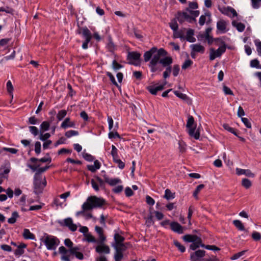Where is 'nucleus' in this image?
I'll return each instance as SVG.
<instances>
[{
  "mask_svg": "<svg viewBox=\"0 0 261 261\" xmlns=\"http://www.w3.org/2000/svg\"><path fill=\"white\" fill-rule=\"evenodd\" d=\"M170 228L172 231L179 234L184 233L185 228L182 227L177 222H172L170 223Z\"/></svg>",
  "mask_w": 261,
  "mask_h": 261,
  "instance_id": "nucleus-13",
  "label": "nucleus"
},
{
  "mask_svg": "<svg viewBox=\"0 0 261 261\" xmlns=\"http://www.w3.org/2000/svg\"><path fill=\"white\" fill-rule=\"evenodd\" d=\"M115 250L114 259L115 261H120L123 257V252L126 249L114 248Z\"/></svg>",
  "mask_w": 261,
  "mask_h": 261,
  "instance_id": "nucleus-20",
  "label": "nucleus"
},
{
  "mask_svg": "<svg viewBox=\"0 0 261 261\" xmlns=\"http://www.w3.org/2000/svg\"><path fill=\"white\" fill-rule=\"evenodd\" d=\"M43 243L48 250H55L59 245L60 241L56 237L47 236L44 237Z\"/></svg>",
  "mask_w": 261,
  "mask_h": 261,
  "instance_id": "nucleus-7",
  "label": "nucleus"
},
{
  "mask_svg": "<svg viewBox=\"0 0 261 261\" xmlns=\"http://www.w3.org/2000/svg\"><path fill=\"white\" fill-rule=\"evenodd\" d=\"M167 54V51L163 48L158 49L156 47H153L144 53V60L145 62L150 60L149 67L151 72H160L162 68L159 64H161L163 67H166L172 63V58L169 56L165 57Z\"/></svg>",
  "mask_w": 261,
  "mask_h": 261,
  "instance_id": "nucleus-1",
  "label": "nucleus"
},
{
  "mask_svg": "<svg viewBox=\"0 0 261 261\" xmlns=\"http://www.w3.org/2000/svg\"><path fill=\"white\" fill-rule=\"evenodd\" d=\"M66 114L67 111L65 110H62L58 113L57 118L59 121H61L66 116Z\"/></svg>",
  "mask_w": 261,
  "mask_h": 261,
  "instance_id": "nucleus-38",
  "label": "nucleus"
},
{
  "mask_svg": "<svg viewBox=\"0 0 261 261\" xmlns=\"http://www.w3.org/2000/svg\"><path fill=\"white\" fill-rule=\"evenodd\" d=\"M18 217V213L16 212H14L12 213L11 217L9 219H8V222L10 224H13L16 222V219Z\"/></svg>",
  "mask_w": 261,
  "mask_h": 261,
  "instance_id": "nucleus-37",
  "label": "nucleus"
},
{
  "mask_svg": "<svg viewBox=\"0 0 261 261\" xmlns=\"http://www.w3.org/2000/svg\"><path fill=\"white\" fill-rule=\"evenodd\" d=\"M105 203L106 201L102 198L91 196L88 197L86 201L83 204L82 208L85 210L90 211L95 208L100 207Z\"/></svg>",
  "mask_w": 261,
  "mask_h": 261,
  "instance_id": "nucleus-2",
  "label": "nucleus"
},
{
  "mask_svg": "<svg viewBox=\"0 0 261 261\" xmlns=\"http://www.w3.org/2000/svg\"><path fill=\"white\" fill-rule=\"evenodd\" d=\"M216 41H220L221 46L215 50L213 48L210 49V59L214 60L215 58L220 57L226 50V45L224 42L221 38H217Z\"/></svg>",
  "mask_w": 261,
  "mask_h": 261,
  "instance_id": "nucleus-6",
  "label": "nucleus"
},
{
  "mask_svg": "<svg viewBox=\"0 0 261 261\" xmlns=\"http://www.w3.org/2000/svg\"><path fill=\"white\" fill-rule=\"evenodd\" d=\"M83 35L85 37L86 40L90 41L92 36L90 31L86 28L83 29Z\"/></svg>",
  "mask_w": 261,
  "mask_h": 261,
  "instance_id": "nucleus-34",
  "label": "nucleus"
},
{
  "mask_svg": "<svg viewBox=\"0 0 261 261\" xmlns=\"http://www.w3.org/2000/svg\"><path fill=\"white\" fill-rule=\"evenodd\" d=\"M205 251L203 250H198L190 254V261H201L200 258L205 256Z\"/></svg>",
  "mask_w": 261,
  "mask_h": 261,
  "instance_id": "nucleus-10",
  "label": "nucleus"
},
{
  "mask_svg": "<svg viewBox=\"0 0 261 261\" xmlns=\"http://www.w3.org/2000/svg\"><path fill=\"white\" fill-rule=\"evenodd\" d=\"M206 17L208 19H210V15L208 13H205L204 15H201L199 18V23L200 25H203L206 21Z\"/></svg>",
  "mask_w": 261,
  "mask_h": 261,
  "instance_id": "nucleus-36",
  "label": "nucleus"
},
{
  "mask_svg": "<svg viewBox=\"0 0 261 261\" xmlns=\"http://www.w3.org/2000/svg\"><path fill=\"white\" fill-rule=\"evenodd\" d=\"M199 238L196 235L186 234L183 236L182 239L185 242H193Z\"/></svg>",
  "mask_w": 261,
  "mask_h": 261,
  "instance_id": "nucleus-27",
  "label": "nucleus"
},
{
  "mask_svg": "<svg viewBox=\"0 0 261 261\" xmlns=\"http://www.w3.org/2000/svg\"><path fill=\"white\" fill-rule=\"evenodd\" d=\"M227 23L225 21L221 20L218 21L217 24V28L218 30L221 33H225L226 30Z\"/></svg>",
  "mask_w": 261,
  "mask_h": 261,
  "instance_id": "nucleus-23",
  "label": "nucleus"
},
{
  "mask_svg": "<svg viewBox=\"0 0 261 261\" xmlns=\"http://www.w3.org/2000/svg\"><path fill=\"white\" fill-rule=\"evenodd\" d=\"M252 238L256 241H258L261 239V234L257 231H254L251 235Z\"/></svg>",
  "mask_w": 261,
  "mask_h": 261,
  "instance_id": "nucleus-47",
  "label": "nucleus"
},
{
  "mask_svg": "<svg viewBox=\"0 0 261 261\" xmlns=\"http://www.w3.org/2000/svg\"><path fill=\"white\" fill-rule=\"evenodd\" d=\"M100 167V164L98 161L96 160L94 162L93 165H88L87 168L92 172H95L96 170L99 169Z\"/></svg>",
  "mask_w": 261,
  "mask_h": 261,
  "instance_id": "nucleus-26",
  "label": "nucleus"
},
{
  "mask_svg": "<svg viewBox=\"0 0 261 261\" xmlns=\"http://www.w3.org/2000/svg\"><path fill=\"white\" fill-rule=\"evenodd\" d=\"M75 126V122L71 121L69 118H66L61 125V127L64 129H66L68 127H74Z\"/></svg>",
  "mask_w": 261,
  "mask_h": 261,
  "instance_id": "nucleus-19",
  "label": "nucleus"
},
{
  "mask_svg": "<svg viewBox=\"0 0 261 261\" xmlns=\"http://www.w3.org/2000/svg\"><path fill=\"white\" fill-rule=\"evenodd\" d=\"M178 145H179V151L181 153L184 152L186 151V145L185 142H184L182 141H179L178 142Z\"/></svg>",
  "mask_w": 261,
  "mask_h": 261,
  "instance_id": "nucleus-46",
  "label": "nucleus"
},
{
  "mask_svg": "<svg viewBox=\"0 0 261 261\" xmlns=\"http://www.w3.org/2000/svg\"><path fill=\"white\" fill-rule=\"evenodd\" d=\"M193 64V62L190 60L188 59L185 61V62L182 65L181 68L184 70H186L187 68H189L192 64Z\"/></svg>",
  "mask_w": 261,
  "mask_h": 261,
  "instance_id": "nucleus-44",
  "label": "nucleus"
},
{
  "mask_svg": "<svg viewBox=\"0 0 261 261\" xmlns=\"http://www.w3.org/2000/svg\"><path fill=\"white\" fill-rule=\"evenodd\" d=\"M146 202L148 204L151 206H152L155 203L154 200L148 195L146 196Z\"/></svg>",
  "mask_w": 261,
  "mask_h": 261,
  "instance_id": "nucleus-57",
  "label": "nucleus"
},
{
  "mask_svg": "<svg viewBox=\"0 0 261 261\" xmlns=\"http://www.w3.org/2000/svg\"><path fill=\"white\" fill-rule=\"evenodd\" d=\"M64 225L68 227L72 231H74L77 229V226L74 224L71 218H68L64 220Z\"/></svg>",
  "mask_w": 261,
  "mask_h": 261,
  "instance_id": "nucleus-17",
  "label": "nucleus"
},
{
  "mask_svg": "<svg viewBox=\"0 0 261 261\" xmlns=\"http://www.w3.org/2000/svg\"><path fill=\"white\" fill-rule=\"evenodd\" d=\"M190 47L192 50L196 53H203L205 48L203 46L200 44H194L190 45Z\"/></svg>",
  "mask_w": 261,
  "mask_h": 261,
  "instance_id": "nucleus-21",
  "label": "nucleus"
},
{
  "mask_svg": "<svg viewBox=\"0 0 261 261\" xmlns=\"http://www.w3.org/2000/svg\"><path fill=\"white\" fill-rule=\"evenodd\" d=\"M174 93L177 97H179V98L182 100H186L188 98V97L186 94L180 93L178 91H174Z\"/></svg>",
  "mask_w": 261,
  "mask_h": 261,
  "instance_id": "nucleus-48",
  "label": "nucleus"
},
{
  "mask_svg": "<svg viewBox=\"0 0 261 261\" xmlns=\"http://www.w3.org/2000/svg\"><path fill=\"white\" fill-rule=\"evenodd\" d=\"M50 123L48 121H43L40 125L41 130L43 132L46 131L49 129Z\"/></svg>",
  "mask_w": 261,
  "mask_h": 261,
  "instance_id": "nucleus-41",
  "label": "nucleus"
},
{
  "mask_svg": "<svg viewBox=\"0 0 261 261\" xmlns=\"http://www.w3.org/2000/svg\"><path fill=\"white\" fill-rule=\"evenodd\" d=\"M255 44L257 47L258 54L259 56H261V42L258 40H255Z\"/></svg>",
  "mask_w": 261,
  "mask_h": 261,
  "instance_id": "nucleus-64",
  "label": "nucleus"
},
{
  "mask_svg": "<svg viewBox=\"0 0 261 261\" xmlns=\"http://www.w3.org/2000/svg\"><path fill=\"white\" fill-rule=\"evenodd\" d=\"M141 54L139 53L133 51L128 54V59L129 60V63L135 65H138L140 63Z\"/></svg>",
  "mask_w": 261,
  "mask_h": 261,
  "instance_id": "nucleus-9",
  "label": "nucleus"
},
{
  "mask_svg": "<svg viewBox=\"0 0 261 261\" xmlns=\"http://www.w3.org/2000/svg\"><path fill=\"white\" fill-rule=\"evenodd\" d=\"M204 186L203 184L199 185L198 186L193 192V196L196 198L198 199V194L200 190H201L203 188Z\"/></svg>",
  "mask_w": 261,
  "mask_h": 261,
  "instance_id": "nucleus-43",
  "label": "nucleus"
},
{
  "mask_svg": "<svg viewBox=\"0 0 261 261\" xmlns=\"http://www.w3.org/2000/svg\"><path fill=\"white\" fill-rule=\"evenodd\" d=\"M179 71V67L178 65H174L173 67V74L174 76H176Z\"/></svg>",
  "mask_w": 261,
  "mask_h": 261,
  "instance_id": "nucleus-63",
  "label": "nucleus"
},
{
  "mask_svg": "<svg viewBox=\"0 0 261 261\" xmlns=\"http://www.w3.org/2000/svg\"><path fill=\"white\" fill-rule=\"evenodd\" d=\"M114 243L112 244V246L114 248H123L126 249V245L123 243L124 238L119 234L116 233L114 234Z\"/></svg>",
  "mask_w": 261,
  "mask_h": 261,
  "instance_id": "nucleus-8",
  "label": "nucleus"
},
{
  "mask_svg": "<svg viewBox=\"0 0 261 261\" xmlns=\"http://www.w3.org/2000/svg\"><path fill=\"white\" fill-rule=\"evenodd\" d=\"M35 151L36 153L39 154L41 152V143L39 142H36L35 144Z\"/></svg>",
  "mask_w": 261,
  "mask_h": 261,
  "instance_id": "nucleus-59",
  "label": "nucleus"
},
{
  "mask_svg": "<svg viewBox=\"0 0 261 261\" xmlns=\"http://www.w3.org/2000/svg\"><path fill=\"white\" fill-rule=\"evenodd\" d=\"M105 181L111 186H114L121 182V180L118 178H110L107 175H103Z\"/></svg>",
  "mask_w": 261,
  "mask_h": 261,
  "instance_id": "nucleus-16",
  "label": "nucleus"
},
{
  "mask_svg": "<svg viewBox=\"0 0 261 261\" xmlns=\"http://www.w3.org/2000/svg\"><path fill=\"white\" fill-rule=\"evenodd\" d=\"M170 28L174 31H176L178 29V24L176 21L172 20L169 23Z\"/></svg>",
  "mask_w": 261,
  "mask_h": 261,
  "instance_id": "nucleus-56",
  "label": "nucleus"
},
{
  "mask_svg": "<svg viewBox=\"0 0 261 261\" xmlns=\"http://www.w3.org/2000/svg\"><path fill=\"white\" fill-rule=\"evenodd\" d=\"M95 230L99 236V243L105 242L106 238L103 234V230L102 228L99 226H96L95 227Z\"/></svg>",
  "mask_w": 261,
  "mask_h": 261,
  "instance_id": "nucleus-22",
  "label": "nucleus"
},
{
  "mask_svg": "<svg viewBox=\"0 0 261 261\" xmlns=\"http://www.w3.org/2000/svg\"><path fill=\"white\" fill-rule=\"evenodd\" d=\"M219 10L222 13L231 17H236L238 15L236 10L230 7H222L219 8Z\"/></svg>",
  "mask_w": 261,
  "mask_h": 261,
  "instance_id": "nucleus-11",
  "label": "nucleus"
},
{
  "mask_svg": "<svg viewBox=\"0 0 261 261\" xmlns=\"http://www.w3.org/2000/svg\"><path fill=\"white\" fill-rule=\"evenodd\" d=\"M241 185L245 189H249L252 186V182L248 178H244L242 179Z\"/></svg>",
  "mask_w": 261,
  "mask_h": 261,
  "instance_id": "nucleus-33",
  "label": "nucleus"
},
{
  "mask_svg": "<svg viewBox=\"0 0 261 261\" xmlns=\"http://www.w3.org/2000/svg\"><path fill=\"white\" fill-rule=\"evenodd\" d=\"M175 197V193H172L170 190L167 189L165 191L164 197L167 200L174 199Z\"/></svg>",
  "mask_w": 261,
  "mask_h": 261,
  "instance_id": "nucleus-31",
  "label": "nucleus"
},
{
  "mask_svg": "<svg viewBox=\"0 0 261 261\" xmlns=\"http://www.w3.org/2000/svg\"><path fill=\"white\" fill-rule=\"evenodd\" d=\"M85 237L86 238V240L88 242L95 243L96 242V240L95 239V238L90 233L85 234Z\"/></svg>",
  "mask_w": 261,
  "mask_h": 261,
  "instance_id": "nucleus-49",
  "label": "nucleus"
},
{
  "mask_svg": "<svg viewBox=\"0 0 261 261\" xmlns=\"http://www.w3.org/2000/svg\"><path fill=\"white\" fill-rule=\"evenodd\" d=\"M50 137V135L49 133H45L44 134H40L39 139L42 141H46Z\"/></svg>",
  "mask_w": 261,
  "mask_h": 261,
  "instance_id": "nucleus-61",
  "label": "nucleus"
},
{
  "mask_svg": "<svg viewBox=\"0 0 261 261\" xmlns=\"http://www.w3.org/2000/svg\"><path fill=\"white\" fill-rule=\"evenodd\" d=\"M95 178L96 181L98 183L99 186L101 188H104L105 187V182H106L105 180H103L101 178H100L98 176H95Z\"/></svg>",
  "mask_w": 261,
  "mask_h": 261,
  "instance_id": "nucleus-53",
  "label": "nucleus"
},
{
  "mask_svg": "<svg viewBox=\"0 0 261 261\" xmlns=\"http://www.w3.org/2000/svg\"><path fill=\"white\" fill-rule=\"evenodd\" d=\"M236 174L238 175H245L248 177L253 178L255 177V174L249 169H243L237 168H236Z\"/></svg>",
  "mask_w": 261,
  "mask_h": 261,
  "instance_id": "nucleus-14",
  "label": "nucleus"
},
{
  "mask_svg": "<svg viewBox=\"0 0 261 261\" xmlns=\"http://www.w3.org/2000/svg\"><path fill=\"white\" fill-rule=\"evenodd\" d=\"M91 182L93 188L96 191H99V185L97 181L94 179H91Z\"/></svg>",
  "mask_w": 261,
  "mask_h": 261,
  "instance_id": "nucleus-62",
  "label": "nucleus"
},
{
  "mask_svg": "<svg viewBox=\"0 0 261 261\" xmlns=\"http://www.w3.org/2000/svg\"><path fill=\"white\" fill-rule=\"evenodd\" d=\"M79 135V132L76 130H70L66 132L65 134V136L67 138H70L72 136H77Z\"/></svg>",
  "mask_w": 261,
  "mask_h": 261,
  "instance_id": "nucleus-40",
  "label": "nucleus"
},
{
  "mask_svg": "<svg viewBox=\"0 0 261 261\" xmlns=\"http://www.w3.org/2000/svg\"><path fill=\"white\" fill-rule=\"evenodd\" d=\"M250 66L252 67H255L258 69L261 68V66L259 65V62L256 59L253 60L251 61Z\"/></svg>",
  "mask_w": 261,
  "mask_h": 261,
  "instance_id": "nucleus-51",
  "label": "nucleus"
},
{
  "mask_svg": "<svg viewBox=\"0 0 261 261\" xmlns=\"http://www.w3.org/2000/svg\"><path fill=\"white\" fill-rule=\"evenodd\" d=\"M233 224L234 226L240 230H244L245 228L243 224L238 220H235L233 221Z\"/></svg>",
  "mask_w": 261,
  "mask_h": 261,
  "instance_id": "nucleus-35",
  "label": "nucleus"
},
{
  "mask_svg": "<svg viewBox=\"0 0 261 261\" xmlns=\"http://www.w3.org/2000/svg\"><path fill=\"white\" fill-rule=\"evenodd\" d=\"M22 236L25 239L34 240L35 239V236L34 234L31 233L30 231L28 229H24Z\"/></svg>",
  "mask_w": 261,
  "mask_h": 261,
  "instance_id": "nucleus-28",
  "label": "nucleus"
},
{
  "mask_svg": "<svg viewBox=\"0 0 261 261\" xmlns=\"http://www.w3.org/2000/svg\"><path fill=\"white\" fill-rule=\"evenodd\" d=\"M174 244L176 246V247H177L178 248V249L181 252H185V247L182 245L181 244H180V243H179L176 240H174Z\"/></svg>",
  "mask_w": 261,
  "mask_h": 261,
  "instance_id": "nucleus-50",
  "label": "nucleus"
},
{
  "mask_svg": "<svg viewBox=\"0 0 261 261\" xmlns=\"http://www.w3.org/2000/svg\"><path fill=\"white\" fill-rule=\"evenodd\" d=\"M5 12L7 13L13 14L14 10L8 6H6L5 7H0V12Z\"/></svg>",
  "mask_w": 261,
  "mask_h": 261,
  "instance_id": "nucleus-42",
  "label": "nucleus"
},
{
  "mask_svg": "<svg viewBox=\"0 0 261 261\" xmlns=\"http://www.w3.org/2000/svg\"><path fill=\"white\" fill-rule=\"evenodd\" d=\"M147 90L153 95H155L158 91L164 89V85H160L155 87L150 86L147 87Z\"/></svg>",
  "mask_w": 261,
  "mask_h": 261,
  "instance_id": "nucleus-24",
  "label": "nucleus"
},
{
  "mask_svg": "<svg viewBox=\"0 0 261 261\" xmlns=\"http://www.w3.org/2000/svg\"><path fill=\"white\" fill-rule=\"evenodd\" d=\"M232 24L233 27H236L239 32L243 31L245 28V26L243 23L236 21H233L232 22Z\"/></svg>",
  "mask_w": 261,
  "mask_h": 261,
  "instance_id": "nucleus-32",
  "label": "nucleus"
},
{
  "mask_svg": "<svg viewBox=\"0 0 261 261\" xmlns=\"http://www.w3.org/2000/svg\"><path fill=\"white\" fill-rule=\"evenodd\" d=\"M29 130L30 132L34 136H37L38 134V129L36 126H30Z\"/></svg>",
  "mask_w": 261,
  "mask_h": 261,
  "instance_id": "nucleus-58",
  "label": "nucleus"
},
{
  "mask_svg": "<svg viewBox=\"0 0 261 261\" xmlns=\"http://www.w3.org/2000/svg\"><path fill=\"white\" fill-rule=\"evenodd\" d=\"M178 19L180 22L187 21L189 22H192L196 20L195 17L186 12L179 14Z\"/></svg>",
  "mask_w": 261,
  "mask_h": 261,
  "instance_id": "nucleus-12",
  "label": "nucleus"
},
{
  "mask_svg": "<svg viewBox=\"0 0 261 261\" xmlns=\"http://www.w3.org/2000/svg\"><path fill=\"white\" fill-rule=\"evenodd\" d=\"M193 9H189L188 10V8L186 10V12H188L189 14L196 18L199 15V12L197 10H193Z\"/></svg>",
  "mask_w": 261,
  "mask_h": 261,
  "instance_id": "nucleus-45",
  "label": "nucleus"
},
{
  "mask_svg": "<svg viewBox=\"0 0 261 261\" xmlns=\"http://www.w3.org/2000/svg\"><path fill=\"white\" fill-rule=\"evenodd\" d=\"M114 162L118 164V167L120 169H123L124 167V163L120 159L118 158L113 160Z\"/></svg>",
  "mask_w": 261,
  "mask_h": 261,
  "instance_id": "nucleus-54",
  "label": "nucleus"
},
{
  "mask_svg": "<svg viewBox=\"0 0 261 261\" xmlns=\"http://www.w3.org/2000/svg\"><path fill=\"white\" fill-rule=\"evenodd\" d=\"M200 246L204 248L205 245L202 243L201 239L198 238L197 239L192 243L190 246V248L192 250H195Z\"/></svg>",
  "mask_w": 261,
  "mask_h": 261,
  "instance_id": "nucleus-18",
  "label": "nucleus"
},
{
  "mask_svg": "<svg viewBox=\"0 0 261 261\" xmlns=\"http://www.w3.org/2000/svg\"><path fill=\"white\" fill-rule=\"evenodd\" d=\"M96 251L99 253L109 254L110 252L109 247L103 243H100L95 248Z\"/></svg>",
  "mask_w": 261,
  "mask_h": 261,
  "instance_id": "nucleus-15",
  "label": "nucleus"
},
{
  "mask_svg": "<svg viewBox=\"0 0 261 261\" xmlns=\"http://www.w3.org/2000/svg\"><path fill=\"white\" fill-rule=\"evenodd\" d=\"M7 90L8 93L11 95L12 98L13 97V95L12 93L13 90V86L12 84L10 81H9L7 83Z\"/></svg>",
  "mask_w": 261,
  "mask_h": 261,
  "instance_id": "nucleus-39",
  "label": "nucleus"
},
{
  "mask_svg": "<svg viewBox=\"0 0 261 261\" xmlns=\"http://www.w3.org/2000/svg\"><path fill=\"white\" fill-rule=\"evenodd\" d=\"M27 245L24 243H21L18 246L17 248L15 251V254L16 255H21L24 253L23 249L26 248Z\"/></svg>",
  "mask_w": 261,
  "mask_h": 261,
  "instance_id": "nucleus-25",
  "label": "nucleus"
},
{
  "mask_svg": "<svg viewBox=\"0 0 261 261\" xmlns=\"http://www.w3.org/2000/svg\"><path fill=\"white\" fill-rule=\"evenodd\" d=\"M194 35V31L192 29L189 30L187 32V36L186 38L187 41L190 42H194L195 41L196 39L193 37Z\"/></svg>",
  "mask_w": 261,
  "mask_h": 261,
  "instance_id": "nucleus-29",
  "label": "nucleus"
},
{
  "mask_svg": "<svg viewBox=\"0 0 261 261\" xmlns=\"http://www.w3.org/2000/svg\"><path fill=\"white\" fill-rule=\"evenodd\" d=\"M151 208H150V210ZM146 221H145V224L147 227H150V226L154 224V221L153 219V216L151 212L150 211L149 214L145 218Z\"/></svg>",
  "mask_w": 261,
  "mask_h": 261,
  "instance_id": "nucleus-30",
  "label": "nucleus"
},
{
  "mask_svg": "<svg viewBox=\"0 0 261 261\" xmlns=\"http://www.w3.org/2000/svg\"><path fill=\"white\" fill-rule=\"evenodd\" d=\"M80 250V248L78 247H74L69 250H67L64 246H61L59 248V252L62 254L61 259L64 261H70V254L75 255L77 254Z\"/></svg>",
  "mask_w": 261,
  "mask_h": 261,
  "instance_id": "nucleus-4",
  "label": "nucleus"
},
{
  "mask_svg": "<svg viewBox=\"0 0 261 261\" xmlns=\"http://www.w3.org/2000/svg\"><path fill=\"white\" fill-rule=\"evenodd\" d=\"M246 252V250H243L239 253H237L234 254L233 256H232L230 258L232 260L237 259V258H239L240 256L243 255Z\"/></svg>",
  "mask_w": 261,
  "mask_h": 261,
  "instance_id": "nucleus-55",
  "label": "nucleus"
},
{
  "mask_svg": "<svg viewBox=\"0 0 261 261\" xmlns=\"http://www.w3.org/2000/svg\"><path fill=\"white\" fill-rule=\"evenodd\" d=\"M46 185V180L45 177H42L41 174H35L34 176V192L36 194L42 192L44 188Z\"/></svg>",
  "mask_w": 261,
  "mask_h": 261,
  "instance_id": "nucleus-3",
  "label": "nucleus"
},
{
  "mask_svg": "<svg viewBox=\"0 0 261 261\" xmlns=\"http://www.w3.org/2000/svg\"><path fill=\"white\" fill-rule=\"evenodd\" d=\"M186 126L188 128V133L190 136L194 137L195 139L199 138V128L196 129V127L194 125V119L192 116L189 117Z\"/></svg>",
  "mask_w": 261,
  "mask_h": 261,
  "instance_id": "nucleus-5",
  "label": "nucleus"
},
{
  "mask_svg": "<svg viewBox=\"0 0 261 261\" xmlns=\"http://www.w3.org/2000/svg\"><path fill=\"white\" fill-rule=\"evenodd\" d=\"M166 70L163 73V77L166 79L169 76L170 73L171 72V67L170 65L166 66Z\"/></svg>",
  "mask_w": 261,
  "mask_h": 261,
  "instance_id": "nucleus-52",
  "label": "nucleus"
},
{
  "mask_svg": "<svg viewBox=\"0 0 261 261\" xmlns=\"http://www.w3.org/2000/svg\"><path fill=\"white\" fill-rule=\"evenodd\" d=\"M65 245L70 249L73 248V243L69 239H66L64 241Z\"/></svg>",
  "mask_w": 261,
  "mask_h": 261,
  "instance_id": "nucleus-60",
  "label": "nucleus"
}]
</instances>
